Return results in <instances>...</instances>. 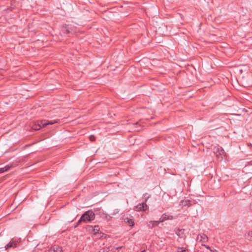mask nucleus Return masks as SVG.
Returning <instances> with one entry per match:
<instances>
[{
    "label": "nucleus",
    "instance_id": "5701e85b",
    "mask_svg": "<svg viewBox=\"0 0 252 252\" xmlns=\"http://www.w3.org/2000/svg\"><path fill=\"white\" fill-rule=\"evenodd\" d=\"M117 252H120V251H118Z\"/></svg>",
    "mask_w": 252,
    "mask_h": 252
},
{
    "label": "nucleus",
    "instance_id": "7ed1b4c3",
    "mask_svg": "<svg viewBox=\"0 0 252 252\" xmlns=\"http://www.w3.org/2000/svg\"><path fill=\"white\" fill-rule=\"evenodd\" d=\"M147 195V193H146L144 194V196L145 197V202H142V203L139 204L136 206H135V210L136 211H146L148 208V206L146 204V202L148 198H149V196H146Z\"/></svg>",
    "mask_w": 252,
    "mask_h": 252
},
{
    "label": "nucleus",
    "instance_id": "aec40b11",
    "mask_svg": "<svg viewBox=\"0 0 252 252\" xmlns=\"http://www.w3.org/2000/svg\"><path fill=\"white\" fill-rule=\"evenodd\" d=\"M122 248V247H118L117 248V250L119 249H121Z\"/></svg>",
    "mask_w": 252,
    "mask_h": 252
},
{
    "label": "nucleus",
    "instance_id": "0eeeda50",
    "mask_svg": "<svg viewBox=\"0 0 252 252\" xmlns=\"http://www.w3.org/2000/svg\"><path fill=\"white\" fill-rule=\"evenodd\" d=\"M17 165V163H16L14 164H8L4 167L0 168V173H2L5 171H7L8 170H9L11 168L16 166Z\"/></svg>",
    "mask_w": 252,
    "mask_h": 252
},
{
    "label": "nucleus",
    "instance_id": "f257e3e1",
    "mask_svg": "<svg viewBox=\"0 0 252 252\" xmlns=\"http://www.w3.org/2000/svg\"><path fill=\"white\" fill-rule=\"evenodd\" d=\"M95 217V214L92 210H89L85 212L78 221L76 227L82 222L91 221L94 220Z\"/></svg>",
    "mask_w": 252,
    "mask_h": 252
},
{
    "label": "nucleus",
    "instance_id": "6ab92c4d",
    "mask_svg": "<svg viewBox=\"0 0 252 252\" xmlns=\"http://www.w3.org/2000/svg\"><path fill=\"white\" fill-rule=\"evenodd\" d=\"M204 246H205L207 249H210V247H209V246H206V245H204Z\"/></svg>",
    "mask_w": 252,
    "mask_h": 252
},
{
    "label": "nucleus",
    "instance_id": "4468645a",
    "mask_svg": "<svg viewBox=\"0 0 252 252\" xmlns=\"http://www.w3.org/2000/svg\"><path fill=\"white\" fill-rule=\"evenodd\" d=\"M187 251H188V250L183 248L178 247L177 249V252H186Z\"/></svg>",
    "mask_w": 252,
    "mask_h": 252
},
{
    "label": "nucleus",
    "instance_id": "4be33fe9",
    "mask_svg": "<svg viewBox=\"0 0 252 252\" xmlns=\"http://www.w3.org/2000/svg\"><path fill=\"white\" fill-rule=\"evenodd\" d=\"M145 250H144V251H142L141 252H145Z\"/></svg>",
    "mask_w": 252,
    "mask_h": 252
},
{
    "label": "nucleus",
    "instance_id": "20e7f679",
    "mask_svg": "<svg viewBox=\"0 0 252 252\" xmlns=\"http://www.w3.org/2000/svg\"><path fill=\"white\" fill-rule=\"evenodd\" d=\"M213 152L216 155L217 157L221 156L225 153L223 148L219 145L213 148Z\"/></svg>",
    "mask_w": 252,
    "mask_h": 252
},
{
    "label": "nucleus",
    "instance_id": "ddd939ff",
    "mask_svg": "<svg viewBox=\"0 0 252 252\" xmlns=\"http://www.w3.org/2000/svg\"><path fill=\"white\" fill-rule=\"evenodd\" d=\"M92 228V230L94 234H96L99 231V227L98 225H95L94 227L91 226Z\"/></svg>",
    "mask_w": 252,
    "mask_h": 252
},
{
    "label": "nucleus",
    "instance_id": "a211bd4d",
    "mask_svg": "<svg viewBox=\"0 0 252 252\" xmlns=\"http://www.w3.org/2000/svg\"><path fill=\"white\" fill-rule=\"evenodd\" d=\"M90 139L91 141H94L95 140V137L94 135H91L90 136Z\"/></svg>",
    "mask_w": 252,
    "mask_h": 252
},
{
    "label": "nucleus",
    "instance_id": "1a4fd4ad",
    "mask_svg": "<svg viewBox=\"0 0 252 252\" xmlns=\"http://www.w3.org/2000/svg\"><path fill=\"white\" fill-rule=\"evenodd\" d=\"M125 222L127 223L130 226H133L134 225V220L132 218L125 217L124 218Z\"/></svg>",
    "mask_w": 252,
    "mask_h": 252
},
{
    "label": "nucleus",
    "instance_id": "f8f14e48",
    "mask_svg": "<svg viewBox=\"0 0 252 252\" xmlns=\"http://www.w3.org/2000/svg\"><path fill=\"white\" fill-rule=\"evenodd\" d=\"M181 203L184 206H190L191 205V201L189 200H182Z\"/></svg>",
    "mask_w": 252,
    "mask_h": 252
},
{
    "label": "nucleus",
    "instance_id": "39448f33",
    "mask_svg": "<svg viewBox=\"0 0 252 252\" xmlns=\"http://www.w3.org/2000/svg\"><path fill=\"white\" fill-rule=\"evenodd\" d=\"M21 241L20 239H18L17 240H14L12 239L9 243H8L5 246V249L7 250L10 248H15L17 247V244L20 243Z\"/></svg>",
    "mask_w": 252,
    "mask_h": 252
},
{
    "label": "nucleus",
    "instance_id": "2eb2a0df",
    "mask_svg": "<svg viewBox=\"0 0 252 252\" xmlns=\"http://www.w3.org/2000/svg\"><path fill=\"white\" fill-rule=\"evenodd\" d=\"M182 230L179 228L175 230V233L179 237H180L181 234H182Z\"/></svg>",
    "mask_w": 252,
    "mask_h": 252
},
{
    "label": "nucleus",
    "instance_id": "9d476101",
    "mask_svg": "<svg viewBox=\"0 0 252 252\" xmlns=\"http://www.w3.org/2000/svg\"><path fill=\"white\" fill-rule=\"evenodd\" d=\"M197 239H200V241L204 243L207 242L208 240L207 236L204 234L198 235L197 236Z\"/></svg>",
    "mask_w": 252,
    "mask_h": 252
},
{
    "label": "nucleus",
    "instance_id": "9b49d317",
    "mask_svg": "<svg viewBox=\"0 0 252 252\" xmlns=\"http://www.w3.org/2000/svg\"><path fill=\"white\" fill-rule=\"evenodd\" d=\"M159 222V221H150L148 222V225L149 227L153 228L155 226L158 225Z\"/></svg>",
    "mask_w": 252,
    "mask_h": 252
},
{
    "label": "nucleus",
    "instance_id": "412c9836",
    "mask_svg": "<svg viewBox=\"0 0 252 252\" xmlns=\"http://www.w3.org/2000/svg\"><path fill=\"white\" fill-rule=\"evenodd\" d=\"M139 124V122H137L136 123H135L134 125H137Z\"/></svg>",
    "mask_w": 252,
    "mask_h": 252
},
{
    "label": "nucleus",
    "instance_id": "f3484780",
    "mask_svg": "<svg viewBox=\"0 0 252 252\" xmlns=\"http://www.w3.org/2000/svg\"><path fill=\"white\" fill-rule=\"evenodd\" d=\"M98 252H109V250L107 248H103L100 249Z\"/></svg>",
    "mask_w": 252,
    "mask_h": 252
},
{
    "label": "nucleus",
    "instance_id": "b1692460",
    "mask_svg": "<svg viewBox=\"0 0 252 252\" xmlns=\"http://www.w3.org/2000/svg\"><path fill=\"white\" fill-rule=\"evenodd\" d=\"M251 162L252 163V161H251Z\"/></svg>",
    "mask_w": 252,
    "mask_h": 252
},
{
    "label": "nucleus",
    "instance_id": "f03ea898",
    "mask_svg": "<svg viewBox=\"0 0 252 252\" xmlns=\"http://www.w3.org/2000/svg\"><path fill=\"white\" fill-rule=\"evenodd\" d=\"M55 122L49 121L47 120H41L37 122L32 126V128L34 130H38L41 127H44L48 125H53Z\"/></svg>",
    "mask_w": 252,
    "mask_h": 252
},
{
    "label": "nucleus",
    "instance_id": "6e6552de",
    "mask_svg": "<svg viewBox=\"0 0 252 252\" xmlns=\"http://www.w3.org/2000/svg\"><path fill=\"white\" fill-rule=\"evenodd\" d=\"M48 252H63L62 247L54 245L49 250Z\"/></svg>",
    "mask_w": 252,
    "mask_h": 252
},
{
    "label": "nucleus",
    "instance_id": "423d86ee",
    "mask_svg": "<svg viewBox=\"0 0 252 252\" xmlns=\"http://www.w3.org/2000/svg\"><path fill=\"white\" fill-rule=\"evenodd\" d=\"M174 219V217L173 216L171 215H168L166 214H163L160 218L159 219V221L160 222H164V221L168 220H173Z\"/></svg>",
    "mask_w": 252,
    "mask_h": 252
},
{
    "label": "nucleus",
    "instance_id": "dca6fc26",
    "mask_svg": "<svg viewBox=\"0 0 252 252\" xmlns=\"http://www.w3.org/2000/svg\"><path fill=\"white\" fill-rule=\"evenodd\" d=\"M62 32L63 33L67 34L70 33V31L69 29L65 28L62 30Z\"/></svg>",
    "mask_w": 252,
    "mask_h": 252
}]
</instances>
